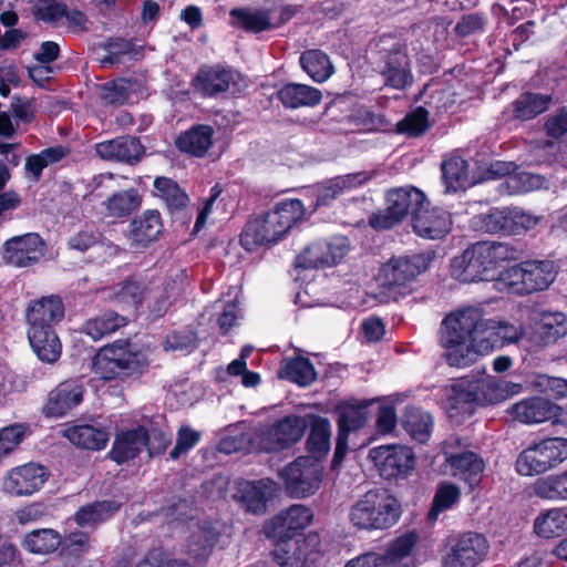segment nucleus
<instances>
[{"label":"nucleus","mask_w":567,"mask_h":567,"mask_svg":"<svg viewBox=\"0 0 567 567\" xmlns=\"http://www.w3.org/2000/svg\"><path fill=\"white\" fill-rule=\"evenodd\" d=\"M451 392L449 402L452 409L467 411L466 405L472 403L480 404L476 379L458 380L452 385Z\"/></svg>","instance_id":"864d4df0"},{"label":"nucleus","mask_w":567,"mask_h":567,"mask_svg":"<svg viewBox=\"0 0 567 567\" xmlns=\"http://www.w3.org/2000/svg\"><path fill=\"white\" fill-rule=\"evenodd\" d=\"M303 215L305 206L301 200H282L267 214L250 219L240 235V243L249 251L258 246L275 244L301 220Z\"/></svg>","instance_id":"7ed1b4c3"},{"label":"nucleus","mask_w":567,"mask_h":567,"mask_svg":"<svg viewBox=\"0 0 567 567\" xmlns=\"http://www.w3.org/2000/svg\"><path fill=\"white\" fill-rule=\"evenodd\" d=\"M101 243V234L94 228H85L74 234L69 239L71 249L85 251Z\"/></svg>","instance_id":"774afa93"},{"label":"nucleus","mask_w":567,"mask_h":567,"mask_svg":"<svg viewBox=\"0 0 567 567\" xmlns=\"http://www.w3.org/2000/svg\"><path fill=\"white\" fill-rule=\"evenodd\" d=\"M278 374L281 379L289 380L301 386L310 385L317 377L312 363L301 357L286 360Z\"/></svg>","instance_id":"09e8293b"},{"label":"nucleus","mask_w":567,"mask_h":567,"mask_svg":"<svg viewBox=\"0 0 567 567\" xmlns=\"http://www.w3.org/2000/svg\"><path fill=\"white\" fill-rule=\"evenodd\" d=\"M302 70L318 83L327 81L333 74L329 56L320 50H307L300 56Z\"/></svg>","instance_id":"49530a36"},{"label":"nucleus","mask_w":567,"mask_h":567,"mask_svg":"<svg viewBox=\"0 0 567 567\" xmlns=\"http://www.w3.org/2000/svg\"><path fill=\"white\" fill-rule=\"evenodd\" d=\"M241 75L231 68H202L193 80L194 90L203 96L213 97L227 91L239 90Z\"/></svg>","instance_id":"a211bd4d"},{"label":"nucleus","mask_w":567,"mask_h":567,"mask_svg":"<svg viewBox=\"0 0 567 567\" xmlns=\"http://www.w3.org/2000/svg\"><path fill=\"white\" fill-rule=\"evenodd\" d=\"M64 317V306L56 296L31 301L25 310L28 339L38 358L48 363L61 355V343L54 326Z\"/></svg>","instance_id":"f03ea898"},{"label":"nucleus","mask_w":567,"mask_h":567,"mask_svg":"<svg viewBox=\"0 0 567 567\" xmlns=\"http://www.w3.org/2000/svg\"><path fill=\"white\" fill-rule=\"evenodd\" d=\"M147 365L146 354L132 349L125 342H116L100 349L92 361L94 374L102 380H113L123 375L140 373Z\"/></svg>","instance_id":"0eeeda50"},{"label":"nucleus","mask_w":567,"mask_h":567,"mask_svg":"<svg viewBox=\"0 0 567 567\" xmlns=\"http://www.w3.org/2000/svg\"><path fill=\"white\" fill-rule=\"evenodd\" d=\"M28 433V425L22 423L11 424L0 430V462L19 446Z\"/></svg>","instance_id":"052dcab7"},{"label":"nucleus","mask_w":567,"mask_h":567,"mask_svg":"<svg viewBox=\"0 0 567 567\" xmlns=\"http://www.w3.org/2000/svg\"><path fill=\"white\" fill-rule=\"evenodd\" d=\"M551 260H527L503 270L498 284L517 295H528L547 289L557 276Z\"/></svg>","instance_id":"423d86ee"},{"label":"nucleus","mask_w":567,"mask_h":567,"mask_svg":"<svg viewBox=\"0 0 567 567\" xmlns=\"http://www.w3.org/2000/svg\"><path fill=\"white\" fill-rule=\"evenodd\" d=\"M550 104V95L526 92L512 103L513 116L520 121H528L547 111Z\"/></svg>","instance_id":"ea45409f"},{"label":"nucleus","mask_w":567,"mask_h":567,"mask_svg":"<svg viewBox=\"0 0 567 567\" xmlns=\"http://www.w3.org/2000/svg\"><path fill=\"white\" fill-rule=\"evenodd\" d=\"M367 419L365 406L347 405L340 413L338 425L342 431L351 432L362 427Z\"/></svg>","instance_id":"0e129e2a"},{"label":"nucleus","mask_w":567,"mask_h":567,"mask_svg":"<svg viewBox=\"0 0 567 567\" xmlns=\"http://www.w3.org/2000/svg\"><path fill=\"white\" fill-rule=\"evenodd\" d=\"M230 16L237 24L250 32H261L271 28L269 13L265 10L233 9Z\"/></svg>","instance_id":"5fc2aeb1"},{"label":"nucleus","mask_w":567,"mask_h":567,"mask_svg":"<svg viewBox=\"0 0 567 567\" xmlns=\"http://www.w3.org/2000/svg\"><path fill=\"white\" fill-rule=\"evenodd\" d=\"M147 445V431L143 426L120 432L110 451V457L122 464L137 456Z\"/></svg>","instance_id":"c756f323"},{"label":"nucleus","mask_w":567,"mask_h":567,"mask_svg":"<svg viewBox=\"0 0 567 567\" xmlns=\"http://www.w3.org/2000/svg\"><path fill=\"white\" fill-rule=\"evenodd\" d=\"M424 203L425 195L416 187L406 186L389 190L385 209L373 215L370 225L374 229L392 228L409 214L414 217Z\"/></svg>","instance_id":"9d476101"},{"label":"nucleus","mask_w":567,"mask_h":567,"mask_svg":"<svg viewBox=\"0 0 567 567\" xmlns=\"http://www.w3.org/2000/svg\"><path fill=\"white\" fill-rule=\"evenodd\" d=\"M567 334V318L561 312H544L535 323L530 341L539 347L555 343Z\"/></svg>","instance_id":"72a5a7b5"},{"label":"nucleus","mask_w":567,"mask_h":567,"mask_svg":"<svg viewBox=\"0 0 567 567\" xmlns=\"http://www.w3.org/2000/svg\"><path fill=\"white\" fill-rule=\"evenodd\" d=\"M214 130L209 125H196L176 138V147L196 157L204 156L213 144Z\"/></svg>","instance_id":"e433bc0d"},{"label":"nucleus","mask_w":567,"mask_h":567,"mask_svg":"<svg viewBox=\"0 0 567 567\" xmlns=\"http://www.w3.org/2000/svg\"><path fill=\"white\" fill-rule=\"evenodd\" d=\"M32 14L43 22H56L66 14V6L58 0H38L32 7Z\"/></svg>","instance_id":"e2e57ef3"},{"label":"nucleus","mask_w":567,"mask_h":567,"mask_svg":"<svg viewBox=\"0 0 567 567\" xmlns=\"http://www.w3.org/2000/svg\"><path fill=\"white\" fill-rule=\"evenodd\" d=\"M278 99L288 109L313 107L321 102L322 93L310 85L288 83L278 91Z\"/></svg>","instance_id":"f704fd0d"},{"label":"nucleus","mask_w":567,"mask_h":567,"mask_svg":"<svg viewBox=\"0 0 567 567\" xmlns=\"http://www.w3.org/2000/svg\"><path fill=\"white\" fill-rule=\"evenodd\" d=\"M276 484L269 478L258 482H243L239 485L240 498L247 509L255 514L262 513L266 508V501L272 496Z\"/></svg>","instance_id":"c9c22d12"},{"label":"nucleus","mask_w":567,"mask_h":567,"mask_svg":"<svg viewBox=\"0 0 567 567\" xmlns=\"http://www.w3.org/2000/svg\"><path fill=\"white\" fill-rule=\"evenodd\" d=\"M461 497V489L452 483H442L435 493L432 508L429 513L431 519H435L441 512L452 508Z\"/></svg>","instance_id":"bf43d9fd"},{"label":"nucleus","mask_w":567,"mask_h":567,"mask_svg":"<svg viewBox=\"0 0 567 567\" xmlns=\"http://www.w3.org/2000/svg\"><path fill=\"white\" fill-rule=\"evenodd\" d=\"M200 439V433L190 429L189 426H182L177 433V440L175 447L171 451L169 456L173 460L179 457V455L187 453L193 449Z\"/></svg>","instance_id":"69168bd1"},{"label":"nucleus","mask_w":567,"mask_h":567,"mask_svg":"<svg viewBox=\"0 0 567 567\" xmlns=\"http://www.w3.org/2000/svg\"><path fill=\"white\" fill-rule=\"evenodd\" d=\"M488 544L477 533L461 535L451 550L443 557V567H475L485 557Z\"/></svg>","instance_id":"f3484780"},{"label":"nucleus","mask_w":567,"mask_h":567,"mask_svg":"<svg viewBox=\"0 0 567 567\" xmlns=\"http://www.w3.org/2000/svg\"><path fill=\"white\" fill-rule=\"evenodd\" d=\"M310 547L309 538H280V542L277 543L272 551V556L275 561L281 567H305L311 554Z\"/></svg>","instance_id":"c85d7f7f"},{"label":"nucleus","mask_w":567,"mask_h":567,"mask_svg":"<svg viewBox=\"0 0 567 567\" xmlns=\"http://www.w3.org/2000/svg\"><path fill=\"white\" fill-rule=\"evenodd\" d=\"M348 240L344 237H334L331 241H320L308 246L296 258V267L311 269L330 267L339 262L347 254Z\"/></svg>","instance_id":"6ab92c4d"},{"label":"nucleus","mask_w":567,"mask_h":567,"mask_svg":"<svg viewBox=\"0 0 567 567\" xmlns=\"http://www.w3.org/2000/svg\"><path fill=\"white\" fill-rule=\"evenodd\" d=\"M567 460V439L547 437L525 447L516 458V472L523 476L546 473Z\"/></svg>","instance_id":"6e6552de"},{"label":"nucleus","mask_w":567,"mask_h":567,"mask_svg":"<svg viewBox=\"0 0 567 567\" xmlns=\"http://www.w3.org/2000/svg\"><path fill=\"white\" fill-rule=\"evenodd\" d=\"M396 127L399 133L412 137L420 136L430 127L429 112L422 106L416 107L398 122Z\"/></svg>","instance_id":"13d9d810"},{"label":"nucleus","mask_w":567,"mask_h":567,"mask_svg":"<svg viewBox=\"0 0 567 567\" xmlns=\"http://www.w3.org/2000/svg\"><path fill=\"white\" fill-rule=\"evenodd\" d=\"M312 519L311 511L303 505H292L270 522L271 534L279 538L292 537L295 532L305 529Z\"/></svg>","instance_id":"2f4dec72"},{"label":"nucleus","mask_w":567,"mask_h":567,"mask_svg":"<svg viewBox=\"0 0 567 567\" xmlns=\"http://www.w3.org/2000/svg\"><path fill=\"white\" fill-rule=\"evenodd\" d=\"M82 398L83 388L81 384L73 381L63 382L51 391L44 412L49 416H62L75 408L82 401Z\"/></svg>","instance_id":"7c9ffc66"},{"label":"nucleus","mask_w":567,"mask_h":567,"mask_svg":"<svg viewBox=\"0 0 567 567\" xmlns=\"http://www.w3.org/2000/svg\"><path fill=\"white\" fill-rule=\"evenodd\" d=\"M452 228L451 214L439 207L425 209L423 206L413 217V229L423 238L439 239Z\"/></svg>","instance_id":"b1692460"},{"label":"nucleus","mask_w":567,"mask_h":567,"mask_svg":"<svg viewBox=\"0 0 567 567\" xmlns=\"http://www.w3.org/2000/svg\"><path fill=\"white\" fill-rule=\"evenodd\" d=\"M113 298L116 305L127 313H135L147 301V307L155 317H162L171 301L166 290L159 287L148 288L144 281L128 278L114 287Z\"/></svg>","instance_id":"1a4fd4ad"},{"label":"nucleus","mask_w":567,"mask_h":567,"mask_svg":"<svg viewBox=\"0 0 567 567\" xmlns=\"http://www.w3.org/2000/svg\"><path fill=\"white\" fill-rule=\"evenodd\" d=\"M163 233V221L157 210H145L130 224L128 239L131 245L145 248L157 240Z\"/></svg>","instance_id":"bb28decb"},{"label":"nucleus","mask_w":567,"mask_h":567,"mask_svg":"<svg viewBox=\"0 0 567 567\" xmlns=\"http://www.w3.org/2000/svg\"><path fill=\"white\" fill-rule=\"evenodd\" d=\"M331 429L327 419L313 416L310 433L307 439V450L310 458L319 462L330 450Z\"/></svg>","instance_id":"a19ab883"},{"label":"nucleus","mask_w":567,"mask_h":567,"mask_svg":"<svg viewBox=\"0 0 567 567\" xmlns=\"http://www.w3.org/2000/svg\"><path fill=\"white\" fill-rule=\"evenodd\" d=\"M565 530H567V507L547 509L534 520L535 534L545 539L558 537Z\"/></svg>","instance_id":"4c0bfd02"},{"label":"nucleus","mask_w":567,"mask_h":567,"mask_svg":"<svg viewBox=\"0 0 567 567\" xmlns=\"http://www.w3.org/2000/svg\"><path fill=\"white\" fill-rule=\"evenodd\" d=\"M369 458L385 480L405 478L415 465L411 447L400 444L375 446L369 451Z\"/></svg>","instance_id":"ddd939ff"},{"label":"nucleus","mask_w":567,"mask_h":567,"mask_svg":"<svg viewBox=\"0 0 567 567\" xmlns=\"http://www.w3.org/2000/svg\"><path fill=\"white\" fill-rule=\"evenodd\" d=\"M308 426L306 417L288 415L260 431L258 443L266 452H278L301 440Z\"/></svg>","instance_id":"2eb2a0df"},{"label":"nucleus","mask_w":567,"mask_h":567,"mask_svg":"<svg viewBox=\"0 0 567 567\" xmlns=\"http://www.w3.org/2000/svg\"><path fill=\"white\" fill-rule=\"evenodd\" d=\"M61 545V535L51 528L34 529L28 533L22 546L32 554L47 555L55 551Z\"/></svg>","instance_id":"de8ad7c7"},{"label":"nucleus","mask_w":567,"mask_h":567,"mask_svg":"<svg viewBox=\"0 0 567 567\" xmlns=\"http://www.w3.org/2000/svg\"><path fill=\"white\" fill-rule=\"evenodd\" d=\"M517 166L513 162L496 161L489 165L488 173L493 177H506L504 185L509 194L527 193L544 186L545 179L535 174L516 173Z\"/></svg>","instance_id":"4be33fe9"},{"label":"nucleus","mask_w":567,"mask_h":567,"mask_svg":"<svg viewBox=\"0 0 567 567\" xmlns=\"http://www.w3.org/2000/svg\"><path fill=\"white\" fill-rule=\"evenodd\" d=\"M44 256V243L34 233L13 237L4 244V259L17 267H27Z\"/></svg>","instance_id":"412c9836"},{"label":"nucleus","mask_w":567,"mask_h":567,"mask_svg":"<svg viewBox=\"0 0 567 567\" xmlns=\"http://www.w3.org/2000/svg\"><path fill=\"white\" fill-rule=\"evenodd\" d=\"M442 176L446 192H457L468 182L467 163L461 157H451L442 163Z\"/></svg>","instance_id":"3c124183"},{"label":"nucleus","mask_w":567,"mask_h":567,"mask_svg":"<svg viewBox=\"0 0 567 567\" xmlns=\"http://www.w3.org/2000/svg\"><path fill=\"white\" fill-rule=\"evenodd\" d=\"M511 235H519L533 229L540 220L539 216L526 213L519 208L511 209Z\"/></svg>","instance_id":"338daca9"},{"label":"nucleus","mask_w":567,"mask_h":567,"mask_svg":"<svg viewBox=\"0 0 567 567\" xmlns=\"http://www.w3.org/2000/svg\"><path fill=\"white\" fill-rule=\"evenodd\" d=\"M95 152L106 161L134 164L141 159L144 147L136 137L120 136L96 143Z\"/></svg>","instance_id":"5701e85b"},{"label":"nucleus","mask_w":567,"mask_h":567,"mask_svg":"<svg viewBox=\"0 0 567 567\" xmlns=\"http://www.w3.org/2000/svg\"><path fill=\"white\" fill-rule=\"evenodd\" d=\"M381 74L384 84L395 90H404L412 84L413 75L410 68V60L402 48L390 51L386 55Z\"/></svg>","instance_id":"cd10ccee"},{"label":"nucleus","mask_w":567,"mask_h":567,"mask_svg":"<svg viewBox=\"0 0 567 567\" xmlns=\"http://www.w3.org/2000/svg\"><path fill=\"white\" fill-rule=\"evenodd\" d=\"M403 425L413 440L425 443L431 437L433 419L421 409L410 408L405 412Z\"/></svg>","instance_id":"8fccbe9b"},{"label":"nucleus","mask_w":567,"mask_h":567,"mask_svg":"<svg viewBox=\"0 0 567 567\" xmlns=\"http://www.w3.org/2000/svg\"><path fill=\"white\" fill-rule=\"evenodd\" d=\"M511 207L494 208L486 214H480L471 219L474 230L489 234L511 235Z\"/></svg>","instance_id":"58836bf2"},{"label":"nucleus","mask_w":567,"mask_h":567,"mask_svg":"<svg viewBox=\"0 0 567 567\" xmlns=\"http://www.w3.org/2000/svg\"><path fill=\"white\" fill-rule=\"evenodd\" d=\"M47 480L45 467L29 463L7 473L2 481V491L10 496H30L40 491Z\"/></svg>","instance_id":"dca6fc26"},{"label":"nucleus","mask_w":567,"mask_h":567,"mask_svg":"<svg viewBox=\"0 0 567 567\" xmlns=\"http://www.w3.org/2000/svg\"><path fill=\"white\" fill-rule=\"evenodd\" d=\"M131 91V81L118 79L101 86V99L106 104H124L128 101Z\"/></svg>","instance_id":"680f3d73"},{"label":"nucleus","mask_w":567,"mask_h":567,"mask_svg":"<svg viewBox=\"0 0 567 567\" xmlns=\"http://www.w3.org/2000/svg\"><path fill=\"white\" fill-rule=\"evenodd\" d=\"M513 257L514 250L506 244L478 241L452 259L451 274L461 282L486 280L502 261Z\"/></svg>","instance_id":"20e7f679"},{"label":"nucleus","mask_w":567,"mask_h":567,"mask_svg":"<svg viewBox=\"0 0 567 567\" xmlns=\"http://www.w3.org/2000/svg\"><path fill=\"white\" fill-rule=\"evenodd\" d=\"M64 436L74 445L87 450H101L107 441L109 434L92 425H75L64 431Z\"/></svg>","instance_id":"37998d69"},{"label":"nucleus","mask_w":567,"mask_h":567,"mask_svg":"<svg viewBox=\"0 0 567 567\" xmlns=\"http://www.w3.org/2000/svg\"><path fill=\"white\" fill-rule=\"evenodd\" d=\"M534 494L543 499L566 501L563 472L537 480L533 484Z\"/></svg>","instance_id":"4d7b16f0"},{"label":"nucleus","mask_w":567,"mask_h":567,"mask_svg":"<svg viewBox=\"0 0 567 567\" xmlns=\"http://www.w3.org/2000/svg\"><path fill=\"white\" fill-rule=\"evenodd\" d=\"M484 334V313L476 307H467L450 313L442 322L440 344L449 365L465 368L481 355L478 340Z\"/></svg>","instance_id":"f257e3e1"},{"label":"nucleus","mask_w":567,"mask_h":567,"mask_svg":"<svg viewBox=\"0 0 567 567\" xmlns=\"http://www.w3.org/2000/svg\"><path fill=\"white\" fill-rule=\"evenodd\" d=\"M127 319L114 311H106L89 319L83 326V332L92 340L99 341L124 327Z\"/></svg>","instance_id":"79ce46f5"},{"label":"nucleus","mask_w":567,"mask_h":567,"mask_svg":"<svg viewBox=\"0 0 567 567\" xmlns=\"http://www.w3.org/2000/svg\"><path fill=\"white\" fill-rule=\"evenodd\" d=\"M351 523L362 529H384L400 517V505L388 491H369L350 509Z\"/></svg>","instance_id":"39448f33"},{"label":"nucleus","mask_w":567,"mask_h":567,"mask_svg":"<svg viewBox=\"0 0 567 567\" xmlns=\"http://www.w3.org/2000/svg\"><path fill=\"white\" fill-rule=\"evenodd\" d=\"M468 445L467 440L451 436L443 442L442 452L452 470L451 474L474 488L481 481L485 464L482 457L467 450Z\"/></svg>","instance_id":"9b49d317"},{"label":"nucleus","mask_w":567,"mask_h":567,"mask_svg":"<svg viewBox=\"0 0 567 567\" xmlns=\"http://www.w3.org/2000/svg\"><path fill=\"white\" fill-rule=\"evenodd\" d=\"M121 507L115 501H102L84 505L75 513V522L81 527H94L109 519Z\"/></svg>","instance_id":"c03bdc74"},{"label":"nucleus","mask_w":567,"mask_h":567,"mask_svg":"<svg viewBox=\"0 0 567 567\" xmlns=\"http://www.w3.org/2000/svg\"><path fill=\"white\" fill-rule=\"evenodd\" d=\"M106 216L110 218H123L131 215L141 206V197L136 189L130 188L117 192L103 202Z\"/></svg>","instance_id":"a18cd8bd"},{"label":"nucleus","mask_w":567,"mask_h":567,"mask_svg":"<svg viewBox=\"0 0 567 567\" xmlns=\"http://www.w3.org/2000/svg\"><path fill=\"white\" fill-rule=\"evenodd\" d=\"M66 150L63 146L49 147L41 151L39 154H33L25 159V169L29 172L34 181H38L41 176L42 171L59 161L66 155Z\"/></svg>","instance_id":"6e6d98bb"},{"label":"nucleus","mask_w":567,"mask_h":567,"mask_svg":"<svg viewBox=\"0 0 567 567\" xmlns=\"http://www.w3.org/2000/svg\"><path fill=\"white\" fill-rule=\"evenodd\" d=\"M525 334L522 324H514L507 321H499L484 318L483 339L478 340L481 355L487 354L495 349L519 342Z\"/></svg>","instance_id":"aec40b11"},{"label":"nucleus","mask_w":567,"mask_h":567,"mask_svg":"<svg viewBox=\"0 0 567 567\" xmlns=\"http://www.w3.org/2000/svg\"><path fill=\"white\" fill-rule=\"evenodd\" d=\"M480 404H497L522 392L523 386L516 382L484 375L476 379Z\"/></svg>","instance_id":"473e14b6"},{"label":"nucleus","mask_w":567,"mask_h":567,"mask_svg":"<svg viewBox=\"0 0 567 567\" xmlns=\"http://www.w3.org/2000/svg\"><path fill=\"white\" fill-rule=\"evenodd\" d=\"M154 195L163 199L171 210H179L187 205L188 196L177 183L167 177L154 181Z\"/></svg>","instance_id":"603ef678"},{"label":"nucleus","mask_w":567,"mask_h":567,"mask_svg":"<svg viewBox=\"0 0 567 567\" xmlns=\"http://www.w3.org/2000/svg\"><path fill=\"white\" fill-rule=\"evenodd\" d=\"M322 474L320 463L307 456L296 458L279 473L287 493L296 498L313 495L320 488Z\"/></svg>","instance_id":"f8f14e48"},{"label":"nucleus","mask_w":567,"mask_h":567,"mask_svg":"<svg viewBox=\"0 0 567 567\" xmlns=\"http://www.w3.org/2000/svg\"><path fill=\"white\" fill-rule=\"evenodd\" d=\"M508 412L522 423L535 424L557 419L560 409L545 399L532 398L513 404Z\"/></svg>","instance_id":"a878e982"},{"label":"nucleus","mask_w":567,"mask_h":567,"mask_svg":"<svg viewBox=\"0 0 567 567\" xmlns=\"http://www.w3.org/2000/svg\"><path fill=\"white\" fill-rule=\"evenodd\" d=\"M212 545V539L206 535L193 536L186 553L187 557L162 559L155 564L153 557L147 556L136 567H200L207 558Z\"/></svg>","instance_id":"393cba45"},{"label":"nucleus","mask_w":567,"mask_h":567,"mask_svg":"<svg viewBox=\"0 0 567 567\" xmlns=\"http://www.w3.org/2000/svg\"><path fill=\"white\" fill-rule=\"evenodd\" d=\"M431 261L429 254L392 258L381 267L379 280L388 288H406L430 267Z\"/></svg>","instance_id":"4468645a"}]
</instances>
